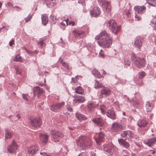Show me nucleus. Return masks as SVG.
<instances>
[{"instance_id":"1","label":"nucleus","mask_w":156,"mask_h":156,"mask_svg":"<svg viewBox=\"0 0 156 156\" xmlns=\"http://www.w3.org/2000/svg\"><path fill=\"white\" fill-rule=\"evenodd\" d=\"M95 39L98 40V43L101 47L108 48L112 45V39L105 30L102 31L99 35L97 36Z\"/></svg>"},{"instance_id":"2","label":"nucleus","mask_w":156,"mask_h":156,"mask_svg":"<svg viewBox=\"0 0 156 156\" xmlns=\"http://www.w3.org/2000/svg\"><path fill=\"white\" fill-rule=\"evenodd\" d=\"M77 143L80 144V146L84 147L85 149L89 147L92 144L90 139L86 136H80L77 141Z\"/></svg>"},{"instance_id":"3","label":"nucleus","mask_w":156,"mask_h":156,"mask_svg":"<svg viewBox=\"0 0 156 156\" xmlns=\"http://www.w3.org/2000/svg\"><path fill=\"white\" fill-rule=\"evenodd\" d=\"M106 25L114 34H118L120 30V27L118 26L116 22L113 20H111L108 22Z\"/></svg>"},{"instance_id":"4","label":"nucleus","mask_w":156,"mask_h":156,"mask_svg":"<svg viewBox=\"0 0 156 156\" xmlns=\"http://www.w3.org/2000/svg\"><path fill=\"white\" fill-rule=\"evenodd\" d=\"M50 133L52 137V140L56 142H58L60 138H62L64 136L63 134L62 133L55 129L51 130Z\"/></svg>"},{"instance_id":"5","label":"nucleus","mask_w":156,"mask_h":156,"mask_svg":"<svg viewBox=\"0 0 156 156\" xmlns=\"http://www.w3.org/2000/svg\"><path fill=\"white\" fill-rule=\"evenodd\" d=\"M98 2L102 6L103 8L105 9L107 13L110 12L111 10V6L110 2L106 0H98Z\"/></svg>"},{"instance_id":"6","label":"nucleus","mask_w":156,"mask_h":156,"mask_svg":"<svg viewBox=\"0 0 156 156\" xmlns=\"http://www.w3.org/2000/svg\"><path fill=\"white\" fill-rule=\"evenodd\" d=\"M41 120L39 117H31L30 119V123L34 127L37 128L40 127L41 125Z\"/></svg>"},{"instance_id":"7","label":"nucleus","mask_w":156,"mask_h":156,"mask_svg":"<svg viewBox=\"0 0 156 156\" xmlns=\"http://www.w3.org/2000/svg\"><path fill=\"white\" fill-rule=\"evenodd\" d=\"M17 144L15 141L13 140L12 144L8 147L7 150L10 153H14L17 149Z\"/></svg>"},{"instance_id":"8","label":"nucleus","mask_w":156,"mask_h":156,"mask_svg":"<svg viewBox=\"0 0 156 156\" xmlns=\"http://www.w3.org/2000/svg\"><path fill=\"white\" fill-rule=\"evenodd\" d=\"M103 149L106 152L108 153V155H112L114 151L112 144L111 143L104 145Z\"/></svg>"},{"instance_id":"9","label":"nucleus","mask_w":156,"mask_h":156,"mask_svg":"<svg viewBox=\"0 0 156 156\" xmlns=\"http://www.w3.org/2000/svg\"><path fill=\"white\" fill-rule=\"evenodd\" d=\"M122 129V125L117 122H114L112 125L111 130L113 132H117Z\"/></svg>"},{"instance_id":"10","label":"nucleus","mask_w":156,"mask_h":156,"mask_svg":"<svg viewBox=\"0 0 156 156\" xmlns=\"http://www.w3.org/2000/svg\"><path fill=\"white\" fill-rule=\"evenodd\" d=\"M101 11L100 8L97 6L94 7L91 10L90 14L94 17H97L100 14Z\"/></svg>"},{"instance_id":"11","label":"nucleus","mask_w":156,"mask_h":156,"mask_svg":"<svg viewBox=\"0 0 156 156\" xmlns=\"http://www.w3.org/2000/svg\"><path fill=\"white\" fill-rule=\"evenodd\" d=\"M134 63L136 66L140 68H142L144 66L145 61L144 59L141 58L139 57L135 60Z\"/></svg>"},{"instance_id":"12","label":"nucleus","mask_w":156,"mask_h":156,"mask_svg":"<svg viewBox=\"0 0 156 156\" xmlns=\"http://www.w3.org/2000/svg\"><path fill=\"white\" fill-rule=\"evenodd\" d=\"M95 141L98 144L103 141L104 139V135L101 132L96 133L94 137Z\"/></svg>"},{"instance_id":"13","label":"nucleus","mask_w":156,"mask_h":156,"mask_svg":"<svg viewBox=\"0 0 156 156\" xmlns=\"http://www.w3.org/2000/svg\"><path fill=\"white\" fill-rule=\"evenodd\" d=\"M143 41L140 36H137L135 39L134 44L136 47L140 49L142 46Z\"/></svg>"},{"instance_id":"14","label":"nucleus","mask_w":156,"mask_h":156,"mask_svg":"<svg viewBox=\"0 0 156 156\" xmlns=\"http://www.w3.org/2000/svg\"><path fill=\"white\" fill-rule=\"evenodd\" d=\"M39 147L36 145L31 146L28 149V152L30 154H35L38 151Z\"/></svg>"},{"instance_id":"15","label":"nucleus","mask_w":156,"mask_h":156,"mask_svg":"<svg viewBox=\"0 0 156 156\" xmlns=\"http://www.w3.org/2000/svg\"><path fill=\"white\" fill-rule=\"evenodd\" d=\"M92 122L97 126H102L104 124L103 119L101 118H96L92 120Z\"/></svg>"},{"instance_id":"16","label":"nucleus","mask_w":156,"mask_h":156,"mask_svg":"<svg viewBox=\"0 0 156 156\" xmlns=\"http://www.w3.org/2000/svg\"><path fill=\"white\" fill-rule=\"evenodd\" d=\"M74 97L75 98L73 101L76 103H82L85 101V98L83 96H78Z\"/></svg>"},{"instance_id":"17","label":"nucleus","mask_w":156,"mask_h":156,"mask_svg":"<svg viewBox=\"0 0 156 156\" xmlns=\"http://www.w3.org/2000/svg\"><path fill=\"white\" fill-rule=\"evenodd\" d=\"M134 9L137 11L138 13L142 14L145 12L146 8L145 6H136L134 7Z\"/></svg>"},{"instance_id":"18","label":"nucleus","mask_w":156,"mask_h":156,"mask_svg":"<svg viewBox=\"0 0 156 156\" xmlns=\"http://www.w3.org/2000/svg\"><path fill=\"white\" fill-rule=\"evenodd\" d=\"M106 115L108 117L111 119L114 120L116 118V115L112 109H108L106 113Z\"/></svg>"},{"instance_id":"19","label":"nucleus","mask_w":156,"mask_h":156,"mask_svg":"<svg viewBox=\"0 0 156 156\" xmlns=\"http://www.w3.org/2000/svg\"><path fill=\"white\" fill-rule=\"evenodd\" d=\"M34 95H35L37 94V96L39 97V95L42 94L44 92L43 88L40 87H34L33 89Z\"/></svg>"},{"instance_id":"20","label":"nucleus","mask_w":156,"mask_h":156,"mask_svg":"<svg viewBox=\"0 0 156 156\" xmlns=\"http://www.w3.org/2000/svg\"><path fill=\"white\" fill-rule=\"evenodd\" d=\"M73 33L74 35L76 37H82L84 35V31L81 30H75L73 31Z\"/></svg>"},{"instance_id":"21","label":"nucleus","mask_w":156,"mask_h":156,"mask_svg":"<svg viewBox=\"0 0 156 156\" xmlns=\"http://www.w3.org/2000/svg\"><path fill=\"white\" fill-rule=\"evenodd\" d=\"M121 136L122 137H129L131 138L133 137V133L129 130L124 131L123 133L121 134Z\"/></svg>"},{"instance_id":"22","label":"nucleus","mask_w":156,"mask_h":156,"mask_svg":"<svg viewBox=\"0 0 156 156\" xmlns=\"http://www.w3.org/2000/svg\"><path fill=\"white\" fill-rule=\"evenodd\" d=\"M118 142L120 144L124 147L126 148H128L130 146L129 143L124 140L122 139H119Z\"/></svg>"},{"instance_id":"23","label":"nucleus","mask_w":156,"mask_h":156,"mask_svg":"<svg viewBox=\"0 0 156 156\" xmlns=\"http://www.w3.org/2000/svg\"><path fill=\"white\" fill-rule=\"evenodd\" d=\"M147 122L145 119H143L138 121L137 125L140 127H144L147 124Z\"/></svg>"},{"instance_id":"24","label":"nucleus","mask_w":156,"mask_h":156,"mask_svg":"<svg viewBox=\"0 0 156 156\" xmlns=\"http://www.w3.org/2000/svg\"><path fill=\"white\" fill-rule=\"evenodd\" d=\"M156 141V138L154 137L146 141H144V143L149 146H151L153 145Z\"/></svg>"},{"instance_id":"25","label":"nucleus","mask_w":156,"mask_h":156,"mask_svg":"<svg viewBox=\"0 0 156 156\" xmlns=\"http://www.w3.org/2000/svg\"><path fill=\"white\" fill-rule=\"evenodd\" d=\"M40 138L41 141L46 143L47 142L48 136L46 134H41L40 135Z\"/></svg>"},{"instance_id":"26","label":"nucleus","mask_w":156,"mask_h":156,"mask_svg":"<svg viewBox=\"0 0 156 156\" xmlns=\"http://www.w3.org/2000/svg\"><path fill=\"white\" fill-rule=\"evenodd\" d=\"M75 116L77 119L79 120H84L87 119L86 116L80 113H76L75 114Z\"/></svg>"},{"instance_id":"27","label":"nucleus","mask_w":156,"mask_h":156,"mask_svg":"<svg viewBox=\"0 0 156 156\" xmlns=\"http://www.w3.org/2000/svg\"><path fill=\"white\" fill-rule=\"evenodd\" d=\"M110 92V90L109 89L105 88L101 90V95L106 96L109 94Z\"/></svg>"},{"instance_id":"28","label":"nucleus","mask_w":156,"mask_h":156,"mask_svg":"<svg viewBox=\"0 0 156 156\" xmlns=\"http://www.w3.org/2000/svg\"><path fill=\"white\" fill-rule=\"evenodd\" d=\"M42 21L44 25H46L48 22V17L45 14H43L41 17Z\"/></svg>"},{"instance_id":"29","label":"nucleus","mask_w":156,"mask_h":156,"mask_svg":"<svg viewBox=\"0 0 156 156\" xmlns=\"http://www.w3.org/2000/svg\"><path fill=\"white\" fill-rule=\"evenodd\" d=\"M55 0H46V3L47 5L50 7L54 5L55 4Z\"/></svg>"},{"instance_id":"30","label":"nucleus","mask_w":156,"mask_h":156,"mask_svg":"<svg viewBox=\"0 0 156 156\" xmlns=\"http://www.w3.org/2000/svg\"><path fill=\"white\" fill-rule=\"evenodd\" d=\"M146 107L147 112H150L152 109L153 105L150 102H147L146 104Z\"/></svg>"},{"instance_id":"31","label":"nucleus","mask_w":156,"mask_h":156,"mask_svg":"<svg viewBox=\"0 0 156 156\" xmlns=\"http://www.w3.org/2000/svg\"><path fill=\"white\" fill-rule=\"evenodd\" d=\"M5 139L6 140L7 139L11 138L12 136V134L8 130H5Z\"/></svg>"},{"instance_id":"32","label":"nucleus","mask_w":156,"mask_h":156,"mask_svg":"<svg viewBox=\"0 0 156 156\" xmlns=\"http://www.w3.org/2000/svg\"><path fill=\"white\" fill-rule=\"evenodd\" d=\"M75 92L79 94H83L84 93V90L80 87H78L75 89Z\"/></svg>"},{"instance_id":"33","label":"nucleus","mask_w":156,"mask_h":156,"mask_svg":"<svg viewBox=\"0 0 156 156\" xmlns=\"http://www.w3.org/2000/svg\"><path fill=\"white\" fill-rule=\"evenodd\" d=\"M97 106V105L94 104V102L90 103H89L88 105V108L91 111H92V109L93 108L96 107Z\"/></svg>"},{"instance_id":"34","label":"nucleus","mask_w":156,"mask_h":156,"mask_svg":"<svg viewBox=\"0 0 156 156\" xmlns=\"http://www.w3.org/2000/svg\"><path fill=\"white\" fill-rule=\"evenodd\" d=\"M92 74L94 75L95 76L100 78V74L99 72L96 69H94L92 71Z\"/></svg>"},{"instance_id":"35","label":"nucleus","mask_w":156,"mask_h":156,"mask_svg":"<svg viewBox=\"0 0 156 156\" xmlns=\"http://www.w3.org/2000/svg\"><path fill=\"white\" fill-rule=\"evenodd\" d=\"M23 59L22 57L20 56V55H17L16 56L14 59V60L16 62H22Z\"/></svg>"},{"instance_id":"36","label":"nucleus","mask_w":156,"mask_h":156,"mask_svg":"<svg viewBox=\"0 0 156 156\" xmlns=\"http://www.w3.org/2000/svg\"><path fill=\"white\" fill-rule=\"evenodd\" d=\"M103 87L101 83H100L98 81L96 80L95 83V87L96 88H98L101 87Z\"/></svg>"},{"instance_id":"37","label":"nucleus","mask_w":156,"mask_h":156,"mask_svg":"<svg viewBox=\"0 0 156 156\" xmlns=\"http://www.w3.org/2000/svg\"><path fill=\"white\" fill-rule=\"evenodd\" d=\"M65 102L63 101L59 103L56 105L58 109H60L63 107L65 105Z\"/></svg>"},{"instance_id":"38","label":"nucleus","mask_w":156,"mask_h":156,"mask_svg":"<svg viewBox=\"0 0 156 156\" xmlns=\"http://www.w3.org/2000/svg\"><path fill=\"white\" fill-rule=\"evenodd\" d=\"M100 109L101 111V113L102 114L105 113L106 110V108L105 106L104 105H102L100 106Z\"/></svg>"},{"instance_id":"39","label":"nucleus","mask_w":156,"mask_h":156,"mask_svg":"<svg viewBox=\"0 0 156 156\" xmlns=\"http://www.w3.org/2000/svg\"><path fill=\"white\" fill-rule=\"evenodd\" d=\"M50 109L51 110L54 112H56L58 108L57 107V105H54L51 107Z\"/></svg>"},{"instance_id":"40","label":"nucleus","mask_w":156,"mask_h":156,"mask_svg":"<svg viewBox=\"0 0 156 156\" xmlns=\"http://www.w3.org/2000/svg\"><path fill=\"white\" fill-rule=\"evenodd\" d=\"M146 75L144 71H142L139 72V77L140 79L143 78Z\"/></svg>"},{"instance_id":"41","label":"nucleus","mask_w":156,"mask_h":156,"mask_svg":"<svg viewBox=\"0 0 156 156\" xmlns=\"http://www.w3.org/2000/svg\"><path fill=\"white\" fill-rule=\"evenodd\" d=\"M69 21V19H67L65 21L67 25H68V24L69 25H72V26H73L75 25V23L74 21H70L69 22V24H68V23Z\"/></svg>"},{"instance_id":"42","label":"nucleus","mask_w":156,"mask_h":156,"mask_svg":"<svg viewBox=\"0 0 156 156\" xmlns=\"http://www.w3.org/2000/svg\"><path fill=\"white\" fill-rule=\"evenodd\" d=\"M151 22L152 23L155 25V27H154V30H156V16H154Z\"/></svg>"},{"instance_id":"43","label":"nucleus","mask_w":156,"mask_h":156,"mask_svg":"<svg viewBox=\"0 0 156 156\" xmlns=\"http://www.w3.org/2000/svg\"><path fill=\"white\" fill-rule=\"evenodd\" d=\"M16 70L17 74H20L22 71V69L19 67L16 68Z\"/></svg>"},{"instance_id":"44","label":"nucleus","mask_w":156,"mask_h":156,"mask_svg":"<svg viewBox=\"0 0 156 156\" xmlns=\"http://www.w3.org/2000/svg\"><path fill=\"white\" fill-rule=\"evenodd\" d=\"M138 57H136L135 54L134 53H132L131 54V58L133 61L134 62H135V60Z\"/></svg>"},{"instance_id":"45","label":"nucleus","mask_w":156,"mask_h":156,"mask_svg":"<svg viewBox=\"0 0 156 156\" xmlns=\"http://www.w3.org/2000/svg\"><path fill=\"white\" fill-rule=\"evenodd\" d=\"M40 154L43 156H51V154H48L44 152H42V151L40 152Z\"/></svg>"},{"instance_id":"46","label":"nucleus","mask_w":156,"mask_h":156,"mask_svg":"<svg viewBox=\"0 0 156 156\" xmlns=\"http://www.w3.org/2000/svg\"><path fill=\"white\" fill-rule=\"evenodd\" d=\"M79 76H76L74 78H72V81L74 83H76L78 81V77H79Z\"/></svg>"},{"instance_id":"47","label":"nucleus","mask_w":156,"mask_h":156,"mask_svg":"<svg viewBox=\"0 0 156 156\" xmlns=\"http://www.w3.org/2000/svg\"><path fill=\"white\" fill-rule=\"evenodd\" d=\"M32 17V16H29L27 17L25 19V20L26 23H27L28 22L30 21Z\"/></svg>"},{"instance_id":"48","label":"nucleus","mask_w":156,"mask_h":156,"mask_svg":"<svg viewBox=\"0 0 156 156\" xmlns=\"http://www.w3.org/2000/svg\"><path fill=\"white\" fill-rule=\"evenodd\" d=\"M124 63L126 65L129 66L130 64V62L129 60H125L124 61Z\"/></svg>"},{"instance_id":"49","label":"nucleus","mask_w":156,"mask_h":156,"mask_svg":"<svg viewBox=\"0 0 156 156\" xmlns=\"http://www.w3.org/2000/svg\"><path fill=\"white\" fill-rule=\"evenodd\" d=\"M135 20L136 21H140L141 19V18L138 16L136 14L135 16Z\"/></svg>"},{"instance_id":"50","label":"nucleus","mask_w":156,"mask_h":156,"mask_svg":"<svg viewBox=\"0 0 156 156\" xmlns=\"http://www.w3.org/2000/svg\"><path fill=\"white\" fill-rule=\"evenodd\" d=\"M23 98L25 100H26L27 101H28L27 99L28 95L27 94H22Z\"/></svg>"},{"instance_id":"51","label":"nucleus","mask_w":156,"mask_h":156,"mask_svg":"<svg viewBox=\"0 0 156 156\" xmlns=\"http://www.w3.org/2000/svg\"><path fill=\"white\" fill-rule=\"evenodd\" d=\"M62 65L68 69H69V67L68 64L65 62H64L62 63Z\"/></svg>"},{"instance_id":"52","label":"nucleus","mask_w":156,"mask_h":156,"mask_svg":"<svg viewBox=\"0 0 156 156\" xmlns=\"http://www.w3.org/2000/svg\"><path fill=\"white\" fill-rule=\"evenodd\" d=\"M131 12V11L130 10H128L126 12V14L128 17H129L130 16Z\"/></svg>"},{"instance_id":"53","label":"nucleus","mask_w":156,"mask_h":156,"mask_svg":"<svg viewBox=\"0 0 156 156\" xmlns=\"http://www.w3.org/2000/svg\"><path fill=\"white\" fill-rule=\"evenodd\" d=\"M67 108L68 110L70 112H71L73 111V109L72 107L70 105H68Z\"/></svg>"},{"instance_id":"54","label":"nucleus","mask_w":156,"mask_h":156,"mask_svg":"<svg viewBox=\"0 0 156 156\" xmlns=\"http://www.w3.org/2000/svg\"><path fill=\"white\" fill-rule=\"evenodd\" d=\"M39 44L40 45V47L42 48L44 46L45 44L43 42V41H41L39 42Z\"/></svg>"},{"instance_id":"55","label":"nucleus","mask_w":156,"mask_h":156,"mask_svg":"<svg viewBox=\"0 0 156 156\" xmlns=\"http://www.w3.org/2000/svg\"><path fill=\"white\" fill-rule=\"evenodd\" d=\"M99 56L101 57H103L104 56V52L102 50H101L99 54Z\"/></svg>"},{"instance_id":"56","label":"nucleus","mask_w":156,"mask_h":156,"mask_svg":"<svg viewBox=\"0 0 156 156\" xmlns=\"http://www.w3.org/2000/svg\"><path fill=\"white\" fill-rule=\"evenodd\" d=\"M14 41L13 40H12L10 41L9 43V45L10 46H12V45L14 44Z\"/></svg>"},{"instance_id":"57","label":"nucleus","mask_w":156,"mask_h":156,"mask_svg":"<svg viewBox=\"0 0 156 156\" xmlns=\"http://www.w3.org/2000/svg\"><path fill=\"white\" fill-rule=\"evenodd\" d=\"M26 52L29 55L31 54V52H30V51L27 49H26Z\"/></svg>"},{"instance_id":"58","label":"nucleus","mask_w":156,"mask_h":156,"mask_svg":"<svg viewBox=\"0 0 156 156\" xmlns=\"http://www.w3.org/2000/svg\"><path fill=\"white\" fill-rule=\"evenodd\" d=\"M16 117L18 119H20V118H21V116L19 114H17L16 115Z\"/></svg>"},{"instance_id":"59","label":"nucleus","mask_w":156,"mask_h":156,"mask_svg":"<svg viewBox=\"0 0 156 156\" xmlns=\"http://www.w3.org/2000/svg\"><path fill=\"white\" fill-rule=\"evenodd\" d=\"M136 145L139 147H141V144H139V143H136Z\"/></svg>"},{"instance_id":"60","label":"nucleus","mask_w":156,"mask_h":156,"mask_svg":"<svg viewBox=\"0 0 156 156\" xmlns=\"http://www.w3.org/2000/svg\"><path fill=\"white\" fill-rule=\"evenodd\" d=\"M7 5L9 6H12V4L10 2H9L7 3Z\"/></svg>"},{"instance_id":"61","label":"nucleus","mask_w":156,"mask_h":156,"mask_svg":"<svg viewBox=\"0 0 156 156\" xmlns=\"http://www.w3.org/2000/svg\"><path fill=\"white\" fill-rule=\"evenodd\" d=\"M103 75L105 76L106 74V72L104 70H102Z\"/></svg>"},{"instance_id":"62","label":"nucleus","mask_w":156,"mask_h":156,"mask_svg":"<svg viewBox=\"0 0 156 156\" xmlns=\"http://www.w3.org/2000/svg\"><path fill=\"white\" fill-rule=\"evenodd\" d=\"M59 62L60 63H62H62H63V61H62V59H60V60H59Z\"/></svg>"},{"instance_id":"63","label":"nucleus","mask_w":156,"mask_h":156,"mask_svg":"<svg viewBox=\"0 0 156 156\" xmlns=\"http://www.w3.org/2000/svg\"><path fill=\"white\" fill-rule=\"evenodd\" d=\"M61 24L63 26L65 25V24L64 23H63V22H62L61 23Z\"/></svg>"},{"instance_id":"64","label":"nucleus","mask_w":156,"mask_h":156,"mask_svg":"<svg viewBox=\"0 0 156 156\" xmlns=\"http://www.w3.org/2000/svg\"><path fill=\"white\" fill-rule=\"evenodd\" d=\"M123 115H126V113L125 112H123Z\"/></svg>"}]
</instances>
